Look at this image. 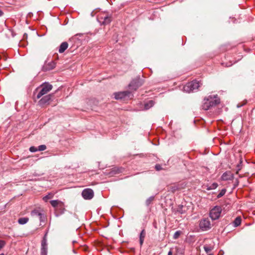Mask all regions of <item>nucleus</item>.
Listing matches in <instances>:
<instances>
[{"instance_id": "obj_1", "label": "nucleus", "mask_w": 255, "mask_h": 255, "mask_svg": "<svg viewBox=\"0 0 255 255\" xmlns=\"http://www.w3.org/2000/svg\"><path fill=\"white\" fill-rule=\"evenodd\" d=\"M220 102V99L217 95L214 96H209L206 97L203 101L202 104V109L204 110H208L213 107H215Z\"/></svg>"}, {"instance_id": "obj_2", "label": "nucleus", "mask_w": 255, "mask_h": 255, "mask_svg": "<svg viewBox=\"0 0 255 255\" xmlns=\"http://www.w3.org/2000/svg\"><path fill=\"white\" fill-rule=\"evenodd\" d=\"M52 85L48 83H43L40 85V87L35 90V91L34 93L35 94L36 92H38L36 96V99H38L43 95L48 93L50 91L52 90Z\"/></svg>"}, {"instance_id": "obj_3", "label": "nucleus", "mask_w": 255, "mask_h": 255, "mask_svg": "<svg viewBox=\"0 0 255 255\" xmlns=\"http://www.w3.org/2000/svg\"><path fill=\"white\" fill-rule=\"evenodd\" d=\"M201 85V84L199 81L193 80L188 83L183 87V91L187 93L193 92L197 90Z\"/></svg>"}, {"instance_id": "obj_4", "label": "nucleus", "mask_w": 255, "mask_h": 255, "mask_svg": "<svg viewBox=\"0 0 255 255\" xmlns=\"http://www.w3.org/2000/svg\"><path fill=\"white\" fill-rule=\"evenodd\" d=\"M222 208L220 206H216L212 208L210 212V217L213 220L218 219L222 212Z\"/></svg>"}, {"instance_id": "obj_5", "label": "nucleus", "mask_w": 255, "mask_h": 255, "mask_svg": "<svg viewBox=\"0 0 255 255\" xmlns=\"http://www.w3.org/2000/svg\"><path fill=\"white\" fill-rule=\"evenodd\" d=\"M94 191L90 188H86L83 190L82 196L85 200H91L94 197Z\"/></svg>"}, {"instance_id": "obj_6", "label": "nucleus", "mask_w": 255, "mask_h": 255, "mask_svg": "<svg viewBox=\"0 0 255 255\" xmlns=\"http://www.w3.org/2000/svg\"><path fill=\"white\" fill-rule=\"evenodd\" d=\"M199 226L203 231H207L211 228L210 221L208 219L201 220Z\"/></svg>"}, {"instance_id": "obj_7", "label": "nucleus", "mask_w": 255, "mask_h": 255, "mask_svg": "<svg viewBox=\"0 0 255 255\" xmlns=\"http://www.w3.org/2000/svg\"><path fill=\"white\" fill-rule=\"evenodd\" d=\"M114 95L116 100H122L126 97H129L130 93L128 91H123L115 93Z\"/></svg>"}, {"instance_id": "obj_8", "label": "nucleus", "mask_w": 255, "mask_h": 255, "mask_svg": "<svg viewBox=\"0 0 255 255\" xmlns=\"http://www.w3.org/2000/svg\"><path fill=\"white\" fill-rule=\"evenodd\" d=\"M31 215L32 217H38L40 222H43L45 220V215L43 212L40 210L35 209L33 210Z\"/></svg>"}, {"instance_id": "obj_9", "label": "nucleus", "mask_w": 255, "mask_h": 255, "mask_svg": "<svg viewBox=\"0 0 255 255\" xmlns=\"http://www.w3.org/2000/svg\"><path fill=\"white\" fill-rule=\"evenodd\" d=\"M100 22L102 23L103 25H106L110 23L112 20V17L111 16L107 15H101L98 18Z\"/></svg>"}, {"instance_id": "obj_10", "label": "nucleus", "mask_w": 255, "mask_h": 255, "mask_svg": "<svg viewBox=\"0 0 255 255\" xmlns=\"http://www.w3.org/2000/svg\"><path fill=\"white\" fill-rule=\"evenodd\" d=\"M53 94H49L42 97L38 102L40 106H43L45 104H49V102L51 100Z\"/></svg>"}, {"instance_id": "obj_11", "label": "nucleus", "mask_w": 255, "mask_h": 255, "mask_svg": "<svg viewBox=\"0 0 255 255\" xmlns=\"http://www.w3.org/2000/svg\"><path fill=\"white\" fill-rule=\"evenodd\" d=\"M47 244L45 236L41 242V255H47Z\"/></svg>"}, {"instance_id": "obj_12", "label": "nucleus", "mask_w": 255, "mask_h": 255, "mask_svg": "<svg viewBox=\"0 0 255 255\" xmlns=\"http://www.w3.org/2000/svg\"><path fill=\"white\" fill-rule=\"evenodd\" d=\"M234 178V175L230 171L225 172L223 174L221 179L224 181L232 180Z\"/></svg>"}, {"instance_id": "obj_13", "label": "nucleus", "mask_w": 255, "mask_h": 255, "mask_svg": "<svg viewBox=\"0 0 255 255\" xmlns=\"http://www.w3.org/2000/svg\"><path fill=\"white\" fill-rule=\"evenodd\" d=\"M56 66V64L54 62L52 61L48 64H45L43 66V69L45 71H49L53 69Z\"/></svg>"}, {"instance_id": "obj_14", "label": "nucleus", "mask_w": 255, "mask_h": 255, "mask_svg": "<svg viewBox=\"0 0 255 255\" xmlns=\"http://www.w3.org/2000/svg\"><path fill=\"white\" fill-rule=\"evenodd\" d=\"M68 44L67 42H62L59 47V52L60 53L64 52L65 51V50L68 48Z\"/></svg>"}, {"instance_id": "obj_15", "label": "nucleus", "mask_w": 255, "mask_h": 255, "mask_svg": "<svg viewBox=\"0 0 255 255\" xmlns=\"http://www.w3.org/2000/svg\"><path fill=\"white\" fill-rule=\"evenodd\" d=\"M145 236V232L143 229L141 231L139 236V242L140 246H142L144 241V239Z\"/></svg>"}, {"instance_id": "obj_16", "label": "nucleus", "mask_w": 255, "mask_h": 255, "mask_svg": "<svg viewBox=\"0 0 255 255\" xmlns=\"http://www.w3.org/2000/svg\"><path fill=\"white\" fill-rule=\"evenodd\" d=\"M154 104V102L152 100L148 101V102H147L146 103H145L144 104V109L145 110L149 109V108H150L153 106Z\"/></svg>"}, {"instance_id": "obj_17", "label": "nucleus", "mask_w": 255, "mask_h": 255, "mask_svg": "<svg viewBox=\"0 0 255 255\" xmlns=\"http://www.w3.org/2000/svg\"><path fill=\"white\" fill-rule=\"evenodd\" d=\"M29 219L27 217L20 218L18 220V223L20 225L25 224L28 222Z\"/></svg>"}, {"instance_id": "obj_18", "label": "nucleus", "mask_w": 255, "mask_h": 255, "mask_svg": "<svg viewBox=\"0 0 255 255\" xmlns=\"http://www.w3.org/2000/svg\"><path fill=\"white\" fill-rule=\"evenodd\" d=\"M50 204L53 207H57L59 204H61L62 202L58 200H51Z\"/></svg>"}, {"instance_id": "obj_19", "label": "nucleus", "mask_w": 255, "mask_h": 255, "mask_svg": "<svg viewBox=\"0 0 255 255\" xmlns=\"http://www.w3.org/2000/svg\"><path fill=\"white\" fill-rule=\"evenodd\" d=\"M204 249L206 253H209L213 249V246L205 245L204 246Z\"/></svg>"}, {"instance_id": "obj_20", "label": "nucleus", "mask_w": 255, "mask_h": 255, "mask_svg": "<svg viewBox=\"0 0 255 255\" xmlns=\"http://www.w3.org/2000/svg\"><path fill=\"white\" fill-rule=\"evenodd\" d=\"M241 223V219L240 217H237L234 221V224L235 227H238Z\"/></svg>"}, {"instance_id": "obj_21", "label": "nucleus", "mask_w": 255, "mask_h": 255, "mask_svg": "<svg viewBox=\"0 0 255 255\" xmlns=\"http://www.w3.org/2000/svg\"><path fill=\"white\" fill-rule=\"evenodd\" d=\"M53 197V194L52 193H49L48 195L45 196L44 197H43V200L45 201V202H47V201L50 199H51Z\"/></svg>"}, {"instance_id": "obj_22", "label": "nucleus", "mask_w": 255, "mask_h": 255, "mask_svg": "<svg viewBox=\"0 0 255 255\" xmlns=\"http://www.w3.org/2000/svg\"><path fill=\"white\" fill-rule=\"evenodd\" d=\"M218 184L217 183H213L212 184L210 185V188H207V190H211L213 189H215L217 188Z\"/></svg>"}, {"instance_id": "obj_23", "label": "nucleus", "mask_w": 255, "mask_h": 255, "mask_svg": "<svg viewBox=\"0 0 255 255\" xmlns=\"http://www.w3.org/2000/svg\"><path fill=\"white\" fill-rule=\"evenodd\" d=\"M181 234V231H177L176 232H175V233L173 235V239L175 240L177 239L179 237V236H180Z\"/></svg>"}, {"instance_id": "obj_24", "label": "nucleus", "mask_w": 255, "mask_h": 255, "mask_svg": "<svg viewBox=\"0 0 255 255\" xmlns=\"http://www.w3.org/2000/svg\"><path fill=\"white\" fill-rule=\"evenodd\" d=\"M46 149V146L44 144L40 145L37 147L38 151H44Z\"/></svg>"}, {"instance_id": "obj_25", "label": "nucleus", "mask_w": 255, "mask_h": 255, "mask_svg": "<svg viewBox=\"0 0 255 255\" xmlns=\"http://www.w3.org/2000/svg\"><path fill=\"white\" fill-rule=\"evenodd\" d=\"M226 189H222L221 191V192L219 193V194L217 195V197L218 198H221V197H222L223 195H225V194L226 193Z\"/></svg>"}, {"instance_id": "obj_26", "label": "nucleus", "mask_w": 255, "mask_h": 255, "mask_svg": "<svg viewBox=\"0 0 255 255\" xmlns=\"http://www.w3.org/2000/svg\"><path fill=\"white\" fill-rule=\"evenodd\" d=\"M153 199H154L153 196H151V197H149L146 201V205H149L151 203V202L153 200Z\"/></svg>"}, {"instance_id": "obj_27", "label": "nucleus", "mask_w": 255, "mask_h": 255, "mask_svg": "<svg viewBox=\"0 0 255 255\" xmlns=\"http://www.w3.org/2000/svg\"><path fill=\"white\" fill-rule=\"evenodd\" d=\"M29 151L32 152H34L38 151V150H37V147H36L31 146L29 148Z\"/></svg>"}, {"instance_id": "obj_28", "label": "nucleus", "mask_w": 255, "mask_h": 255, "mask_svg": "<svg viewBox=\"0 0 255 255\" xmlns=\"http://www.w3.org/2000/svg\"><path fill=\"white\" fill-rule=\"evenodd\" d=\"M5 245V242L3 241H0V250Z\"/></svg>"}, {"instance_id": "obj_29", "label": "nucleus", "mask_w": 255, "mask_h": 255, "mask_svg": "<svg viewBox=\"0 0 255 255\" xmlns=\"http://www.w3.org/2000/svg\"><path fill=\"white\" fill-rule=\"evenodd\" d=\"M155 168L157 171L160 170L161 169V166L159 164L156 165Z\"/></svg>"}, {"instance_id": "obj_30", "label": "nucleus", "mask_w": 255, "mask_h": 255, "mask_svg": "<svg viewBox=\"0 0 255 255\" xmlns=\"http://www.w3.org/2000/svg\"><path fill=\"white\" fill-rule=\"evenodd\" d=\"M204 188H206V189H207V188H210V185H208V184L204 185Z\"/></svg>"}, {"instance_id": "obj_31", "label": "nucleus", "mask_w": 255, "mask_h": 255, "mask_svg": "<svg viewBox=\"0 0 255 255\" xmlns=\"http://www.w3.org/2000/svg\"><path fill=\"white\" fill-rule=\"evenodd\" d=\"M27 35L26 34V33H25L23 36V39H25V38H27Z\"/></svg>"}, {"instance_id": "obj_32", "label": "nucleus", "mask_w": 255, "mask_h": 255, "mask_svg": "<svg viewBox=\"0 0 255 255\" xmlns=\"http://www.w3.org/2000/svg\"><path fill=\"white\" fill-rule=\"evenodd\" d=\"M172 255V252L171 251H170L168 253V255Z\"/></svg>"}, {"instance_id": "obj_33", "label": "nucleus", "mask_w": 255, "mask_h": 255, "mask_svg": "<svg viewBox=\"0 0 255 255\" xmlns=\"http://www.w3.org/2000/svg\"><path fill=\"white\" fill-rule=\"evenodd\" d=\"M2 14H3L2 11L1 10H0V16H1L2 15Z\"/></svg>"}, {"instance_id": "obj_34", "label": "nucleus", "mask_w": 255, "mask_h": 255, "mask_svg": "<svg viewBox=\"0 0 255 255\" xmlns=\"http://www.w3.org/2000/svg\"><path fill=\"white\" fill-rule=\"evenodd\" d=\"M13 33H12V37H13V36H14V34H13Z\"/></svg>"}, {"instance_id": "obj_35", "label": "nucleus", "mask_w": 255, "mask_h": 255, "mask_svg": "<svg viewBox=\"0 0 255 255\" xmlns=\"http://www.w3.org/2000/svg\"><path fill=\"white\" fill-rule=\"evenodd\" d=\"M37 35L38 36H40V35L38 34V33H37Z\"/></svg>"}, {"instance_id": "obj_36", "label": "nucleus", "mask_w": 255, "mask_h": 255, "mask_svg": "<svg viewBox=\"0 0 255 255\" xmlns=\"http://www.w3.org/2000/svg\"><path fill=\"white\" fill-rule=\"evenodd\" d=\"M0 255H4L3 254H1Z\"/></svg>"}, {"instance_id": "obj_37", "label": "nucleus", "mask_w": 255, "mask_h": 255, "mask_svg": "<svg viewBox=\"0 0 255 255\" xmlns=\"http://www.w3.org/2000/svg\"><path fill=\"white\" fill-rule=\"evenodd\" d=\"M212 255V254H209V255Z\"/></svg>"}]
</instances>
